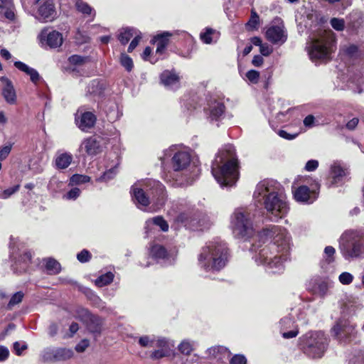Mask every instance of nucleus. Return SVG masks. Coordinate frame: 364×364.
<instances>
[{
    "instance_id": "nucleus-50",
    "label": "nucleus",
    "mask_w": 364,
    "mask_h": 364,
    "mask_svg": "<svg viewBox=\"0 0 364 364\" xmlns=\"http://www.w3.org/2000/svg\"><path fill=\"white\" fill-rule=\"evenodd\" d=\"M80 190L77 188H74L64 196V198L68 200H75L80 196Z\"/></svg>"
},
{
    "instance_id": "nucleus-48",
    "label": "nucleus",
    "mask_w": 364,
    "mask_h": 364,
    "mask_svg": "<svg viewBox=\"0 0 364 364\" xmlns=\"http://www.w3.org/2000/svg\"><path fill=\"white\" fill-rule=\"evenodd\" d=\"M90 346V341L87 339L82 340L79 343H77L75 346V350L78 353H83L87 348Z\"/></svg>"
},
{
    "instance_id": "nucleus-45",
    "label": "nucleus",
    "mask_w": 364,
    "mask_h": 364,
    "mask_svg": "<svg viewBox=\"0 0 364 364\" xmlns=\"http://www.w3.org/2000/svg\"><path fill=\"white\" fill-rule=\"evenodd\" d=\"M230 364H247V359L243 355L237 354L231 358Z\"/></svg>"
},
{
    "instance_id": "nucleus-58",
    "label": "nucleus",
    "mask_w": 364,
    "mask_h": 364,
    "mask_svg": "<svg viewBox=\"0 0 364 364\" xmlns=\"http://www.w3.org/2000/svg\"><path fill=\"white\" fill-rule=\"evenodd\" d=\"M358 122H359V119L358 118H356V117L353 118L349 122H348V123L346 124L347 129H348L350 130L354 129L357 127Z\"/></svg>"
},
{
    "instance_id": "nucleus-40",
    "label": "nucleus",
    "mask_w": 364,
    "mask_h": 364,
    "mask_svg": "<svg viewBox=\"0 0 364 364\" xmlns=\"http://www.w3.org/2000/svg\"><path fill=\"white\" fill-rule=\"evenodd\" d=\"M216 31L212 28H208L205 29L204 33H200V39L207 44L211 43L213 40L211 38L212 35H214Z\"/></svg>"
},
{
    "instance_id": "nucleus-20",
    "label": "nucleus",
    "mask_w": 364,
    "mask_h": 364,
    "mask_svg": "<svg viewBox=\"0 0 364 364\" xmlns=\"http://www.w3.org/2000/svg\"><path fill=\"white\" fill-rule=\"evenodd\" d=\"M180 77L174 72L165 70L161 75V81L166 87H172L179 82Z\"/></svg>"
},
{
    "instance_id": "nucleus-8",
    "label": "nucleus",
    "mask_w": 364,
    "mask_h": 364,
    "mask_svg": "<svg viewBox=\"0 0 364 364\" xmlns=\"http://www.w3.org/2000/svg\"><path fill=\"white\" fill-rule=\"evenodd\" d=\"M357 232L348 231L340 239V248L343 256L346 259L358 257L364 255L361 245L358 242Z\"/></svg>"
},
{
    "instance_id": "nucleus-38",
    "label": "nucleus",
    "mask_w": 364,
    "mask_h": 364,
    "mask_svg": "<svg viewBox=\"0 0 364 364\" xmlns=\"http://www.w3.org/2000/svg\"><path fill=\"white\" fill-rule=\"evenodd\" d=\"M120 62L122 65L124 67L127 71L132 70L133 68V61L130 57L124 53H122L121 55Z\"/></svg>"
},
{
    "instance_id": "nucleus-39",
    "label": "nucleus",
    "mask_w": 364,
    "mask_h": 364,
    "mask_svg": "<svg viewBox=\"0 0 364 364\" xmlns=\"http://www.w3.org/2000/svg\"><path fill=\"white\" fill-rule=\"evenodd\" d=\"M193 344L186 341H183L178 346L180 352L185 355H189L193 351Z\"/></svg>"
},
{
    "instance_id": "nucleus-55",
    "label": "nucleus",
    "mask_w": 364,
    "mask_h": 364,
    "mask_svg": "<svg viewBox=\"0 0 364 364\" xmlns=\"http://www.w3.org/2000/svg\"><path fill=\"white\" fill-rule=\"evenodd\" d=\"M259 51L262 55L267 56L272 52V48L267 44H262L259 47Z\"/></svg>"
},
{
    "instance_id": "nucleus-49",
    "label": "nucleus",
    "mask_w": 364,
    "mask_h": 364,
    "mask_svg": "<svg viewBox=\"0 0 364 364\" xmlns=\"http://www.w3.org/2000/svg\"><path fill=\"white\" fill-rule=\"evenodd\" d=\"M77 258L80 262H86L91 258V255L87 250H83L77 254Z\"/></svg>"
},
{
    "instance_id": "nucleus-34",
    "label": "nucleus",
    "mask_w": 364,
    "mask_h": 364,
    "mask_svg": "<svg viewBox=\"0 0 364 364\" xmlns=\"http://www.w3.org/2000/svg\"><path fill=\"white\" fill-rule=\"evenodd\" d=\"M68 60L70 63L73 65L80 66L85 64L88 61V58L77 55H73L69 58Z\"/></svg>"
},
{
    "instance_id": "nucleus-21",
    "label": "nucleus",
    "mask_w": 364,
    "mask_h": 364,
    "mask_svg": "<svg viewBox=\"0 0 364 364\" xmlns=\"http://www.w3.org/2000/svg\"><path fill=\"white\" fill-rule=\"evenodd\" d=\"M171 36V33L169 32H164L161 34L157 35L152 40L153 42L156 43V53H163L164 50L169 43V37Z\"/></svg>"
},
{
    "instance_id": "nucleus-23",
    "label": "nucleus",
    "mask_w": 364,
    "mask_h": 364,
    "mask_svg": "<svg viewBox=\"0 0 364 364\" xmlns=\"http://www.w3.org/2000/svg\"><path fill=\"white\" fill-rule=\"evenodd\" d=\"M2 95L5 100L11 105H14L16 102V95L15 90L9 80H6V85L2 90Z\"/></svg>"
},
{
    "instance_id": "nucleus-1",
    "label": "nucleus",
    "mask_w": 364,
    "mask_h": 364,
    "mask_svg": "<svg viewBox=\"0 0 364 364\" xmlns=\"http://www.w3.org/2000/svg\"><path fill=\"white\" fill-rule=\"evenodd\" d=\"M259 239L272 237L273 242L261 249L258 258L261 263L267 264L271 267L282 269V263L287 259V253L290 248L289 239L284 228L273 227L264 230L258 235Z\"/></svg>"
},
{
    "instance_id": "nucleus-9",
    "label": "nucleus",
    "mask_w": 364,
    "mask_h": 364,
    "mask_svg": "<svg viewBox=\"0 0 364 364\" xmlns=\"http://www.w3.org/2000/svg\"><path fill=\"white\" fill-rule=\"evenodd\" d=\"M173 345L166 338L157 337L154 344V350L150 353V358L152 360H159L165 357H168L172 353Z\"/></svg>"
},
{
    "instance_id": "nucleus-63",
    "label": "nucleus",
    "mask_w": 364,
    "mask_h": 364,
    "mask_svg": "<svg viewBox=\"0 0 364 364\" xmlns=\"http://www.w3.org/2000/svg\"><path fill=\"white\" fill-rule=\"evenodd\" d=\"M279 135L286 139H294L297 134L291 135L289 133H287L286 131L280 130L279 132Z\"/></svg>"
},
{
    "instance_id": "nucleus-32",
    "label": "nucleus",
    "mask_w": 364,
    "mask_h": 364,
    "mask_svg": "<svg viewBox=\"0 0 364 364\" xmlns=\"http://www.w3.org/2000/svg\"><path fill=\"white\" fill-rule=\"evenodd\" d=\"M213 352L217 353L215 357L219 360H223L224 358H228L230 356V352L229 350L223 346H219L218 348H215L213 350Z\"/></svg>"
},
{
    "instance_id": "nucleus-27",
    "label": "nucleus",
    "mask_w": 364,
    "mask_h": 364,
    "mask_svg": "<svg viewBox=\"0 0 364 364\" xmlns=\"http://www.w3.org/2000/svg\"><path fill=\"white\" fill-rule=\"evenodd\" d=\"M156 338L155 336H143L139 338V344L144 348H153Z\"/></svg>"
},
{
    "instance_id": "nucleus-33",
    "label": "nucleus",
    "mask_w": 364,
    "mask_h": 364,
    "mask_svg": "<svg viewBox=\"0 0 364 364\" xmlns=\"http://www.w3.org/2000/svg\"><path fill=\"white\" fill-rule=\"evenodd\" d=\"M23 296H24V294L22 291H18V292L15 293L11 296V298L8 304V309H11L13 306L21 303L22 301Z\"/></svg>"
},
{
    "instance_id": "nucleus-43",
    "label": "nucleus",
    "mask_w": 364,
    "mask_h": 364,
    "mask_svg": "<svg viewBox=\"0 0 364 364\" xmlns=\"http://www.w3.org/2000/svg\"><path fill=\"white\" fill-rule=\"evenodd\" d=\"M19 188L20 185H16L11 188L4 190L0 193V198L3 199L9 198L11 196L17 192L19 190Z\"/></svg>"
},
{
    "instance_id": "nucleus-16",
    "label": "nucleus",
    "mask_w": 364,
    "mask_h": 364,
    "mask_svg": "<svg viewBox=\"0 0 364 364\" xmlns=\"http://www.w3.org/2000/svg\"><path fill=\"white\" fill-rule=\"evenodd\" d=\"M334 331L340 337H351L355 333V326L348 320L341 321L335 326Z\"/></svg>"
},
{
    "instance_id": "nucleus-53",
    "label": "nucleus",
    "mask_w": 364,
    "mask_h": 364,
    "mask_svg": "<svg viewBox=\"0 0 364 364\" xmlns=\"http://www.w3.org/2000/svg\"><path fill=\"white\" fill-rule=\"evenodd\" d=\"M318 162L316 160L309 161L305 166V168L308 171H313L317 168Z\"/></svg>"
},
{
    "instance_id": "nucleus-18",
    "label": "nucleus",
    "mask_w": 364,
    "mask_h": 364,
    "mask_svg": "<svg viewBox=\"0 0 364 364\" xmlns=\"http://www.w3.org/2000/svg\"><path fill=\"white\" fill-rule=\"evenodd\" d=\"M78 127L82 131H86L92 128L96 121L95 116L90 112L81 114L80 119H76Z\"/></svg>"
},
{
    "instance_id": "nucleus-6",
    "label": "nucleus",
    "mask_w": 364,
    "mask_h": 364,
    "mask_svg": "<svg viewBox=\"0 0 364 364\" xmlns=\"http://www.w3.org/2000/svg\"><path fill=\"white\" fill-rule=\"evenodd\" d=\"M335 40V34L331 31H323L318 38L311 41L309 48L310 58L312 60H328L332 52V44Z\"/></svg>"
},
{
    "instance_id": "nucleus-61",
    "label": "nucleus",
    "mask_w": 364,
    "mask_h": 364,
    "mask_svg": "<svg viewBox=\"0 0 364 364\" xmlns=\"http://www.w3.org/2000/svg\"><path fill=\"white\" fill-rule=\"evenodd\" d=\"M28 75L30 76L31 80L34 83H36L40 79L39 74L35 69H33Z\"/></svg>"
},
{
    "instance_id": "nucleus-13",
    "label": "nucleus",
    "mask_w": 364,
    "mask_h": 364,
    "mask_svg": "<svg viewBox=\"0 0 364 364\" xmlns=\"http://www.w3.org/2000/svg\"><path fill=\"white\" fill-rule=\"evenodd\" d=\"M266 37L273 43H283L287 39L283 28L278 26L269 27L266 31Z\"/></svg>"
},
{
    "instance_id": "nucleus-52",
    "label": "nucleus",
    "mask_w": 364,
    "mask_h": 364,
    "mask_svg": "<svg viewBox=\"0 0 364 364\" xmlns=\"http://www.w3.org/2000/svg\"><path fill=\"white\" fill-rule=\"evenodd\" d=\"M343 50L350 56L355 55L358 51V47L355 45H348L343 47Z\"/></svg>"
},
{
    "instance_id": "nucleus-29",
    "label": "nucleus",
    "mask_w": 364,
    "mask_h": 364,
    "mask_svg": "<svg viewBox=\"0 0 364 364\" xmlns=\"http://www.w3.org/2000/svg\"><path fill=\"white\" fill-rule=\"evenodd\" d=\"M102 320L100 318L96 316H92L90 318V323L88 328L90 331L93 333H100L102 331Z\"/></svg>"
},
{
    "instance_id": "nucleus-37",
    "label": "nucleus",
    "mask_w": 364,
    "mask_h": 364,
    "mask_svg": "<svg viewBox=\"0 0 364 364\" xmlns=\"http://www.w3.org/2000/svg\"><path fill=\"white\" fill-rule=\"evenodd\" d=\"M331 26L338 31H342L345 28V21L343 18H332L330 21Z\"/></svg>"
},
{
    "instance_id": "nucleus-14",
    "label": "nucleus",
    "mask_w": 364,
    "mask_h": 364,
    "mask_svg": "<svg viewBox=\"0 0 364 364\" xmlns=\"http://www.w3.org/2000/svg\"><path fill=\"white\" fill-rule=\"evenodd\" d=\"M41 18L46 21H52L56 17V11L52 0H46L45 4L38 9Z\"/></svg>"
},
{
    "instance_id": "nucleus-30",
    "label": "nucleus",
    "mask_w": 364,
    "mask_h": 364,
    "mask_svg": "<svg viewBox=\"0 0 364 364\" xmlns=\"http://www.w3.org/2000/svg\"><path fill=\"white\" fill-rule=\"evenodd\" d=\"M46 267L50 274H58L60 270V265L59 262L52 258L46 259Z\"/></svg>"
},
{
    "instance_id": "nucleus-31",
    "label": "nucleus",
    "mask_w": 364,
    "mask_h": 364,
    "mask_svg": "<svg viewBox=\"0 0 364 364\" xmlns=\"http://www.w3.org/2000/svg\"><path fill=\"white\" fill-rule=\"evenodd\" d=\"M113 279L114 274L112 272H107L98 277L95 281V284L101 287L110 284L113 281Z\"/></svg>"
},
{
    "instance_id": "nucleus-3",
    "label": "nucleus",
    "mask_w": 364,
    "mask_h": 364,
    "mask_svg": "<svg viewBox=\"0 0 364 364\" xmlns=\"http://www.w3.org/2000/svg\"><path fill=\"white\" fill-rule=\"evenodd\" d=\"M211 172L222 186H231L236 183L239 178L238 161L232 146L218 151L212 163Z\"/></svg>"
},
{
    "instance_id": "nucleus-42",
    "label": "nucleus",
    "mask_w": 364,
    "mask_h": 364,
    "mask_svg": "<svg viewBox=\"0 0 364 364\" xmlns=\"http://www.w3.org/2000/svg\"><path fill=\"white\" fill-rule=\"evenodd\" d=\"M339 282L344 285L350 284L353 280V276L347 272L341 273L338 277Z\"/></svg>"
},
{
    "instance_id": "nucleus-22",
    "label": "nucleus",
    "mask_w": 364,
    "mask_h": 364,
    "mask_svg": "<svg viewBox=\"0 0 364 364\" xmlns=\"http://www.w3.org/2000/svg\"><path fill=\"white\" fill-rule=\"evenodd\" d=\"M73 161V155L70 153H58L55 159V165L59 169L68 168Z\"/></svg>"
},
{
    "instance_id": "nucleus-25",
    "label": "nucleus",
    "mask_w": 364,
    "mask_h": 364,
    "mask_svg": "<svg viewBox=\"0 0 364 364\" xmlns=\"http://www.w3.org/2000/svg\"><path fill=\"white\" fill-rule=\"evenodd\" d=\"M137 31L134 28H122L119 31V33L118 35V39L120 43L123 45L127 44L130 38L136 35Z\"/></svg>"
},
{
    "instance_id": "nucleus-56",
    "label": "nucleus",
    "mask_w": 364,
    "mask_h": 364,
    "mask_svg": "<svg viewBox=\"0 0 364 364\" xmlns=\"http://www.w3.org/2000/svg\"><path fill=\"white\" fill-rule=\"evenodd\" d=\"M12 0H0V11L14 7Z\"/></svg>"
},
{
    "instance_id": "nucleus-46",
    "label": "nucleus",
    "mask_w": 364,
    "mask_h": 364,
    "mask_svg": "<svg viewBox=\"0 0 364 364\" xmlns=\"http://www.w3.org/2000/svg\"><path fill=\"white\" fill-rule=\"evenodd\" d=\"M116 174V168H111L109 171L104 173V174L100 177L97 181H108L114 177V176Z\"/></svg>"
},
{
    "instance_id": "nucleus-54",
    "label": "nucleus",
    "mask_w": 364,
    "mask_h": 364,
    "mask_svg": "<svg viewBox=\"0 0 364 364\" xmlns=\"http://www.w3.org/2000/svg\"><path fill=\"white\" fill-rule=\"evenodd\" d=\"M9 355V349L3 346H0V362L6 360Z\"/></svg>"
},
{
    "instance_id": "nucleus-2",
    "label": "nucleus",
    "mask_w": 364,
    "mask_h": 364,
    "mask_svg": "<svg viewBox=\"0 0 364 364\" xmlns=\"http://www.w3.org/2000/svg\"><path fill=\"white\" fill-rule=\"evenodd\" d=\"M254 198L277 219L283 218L289 210L287 202L279 193V183L273 180L260 181L256 186Z\"/></svg>"
},
{
    "instance_id": "nucleus-62",
    "label": "nucleus",
    "mask_w": 364,
    "mask_h": 364,
    "mask_svg": "<svg viewBox=\"0 0 364 364\" xmlns=\"http://www.w3.org/2000/svg\"><path fill=\"white\" fill-rule=\"evenodd\" d=\"M263 58L260 55H255L253 59H252V64L255 65V66H257V67H259L262 65L263 63Z\"/></svg>"
},
{
    "instance_id": "nucleus-28",
    "label": "nucleus",
    "mask_w": 364,
    "mask_h": 364,
    "mask_svg": "<svg viewBox=\"0 0 364 364\" xmlns=\"http://www.w3.org/2000/svg\"><path fill=\"white\" fill-rule=\"evenodd\" d=\"M346 175V171L338 165L331 166V176L333 183H336Z\"/></svg>"
},
{
    "instance_id": "nucleus-26",
    "label": "nucleus",
    "mask_w": 364,
    "mask_h": 364,
    "mask_svg": "<svg viewBox=\"0 0 364 364\" xmlns=\"http://www.w3.org/2000/svg\"><path fill=\"white\" fill-rule=\"evenodd\" d=\"M151 256L156 259H164L167 256L166 250L161 245H155L151 247Z\"/></svg>"
},
{
    "instance_id": "nucleus-47",
    "label": "nucleus",
    "mask_w": 364,
    "mask_h": 364,
    "mask_svg": "<svg viewBox=\"0 0 364 364\" xmlns=\"http://www.w3.org/2000/svg\"><path fill=\"white\" fill-rule=\"evenodd\" d=\"M0 13L3 14L4 16L9 21H14L15 20V12H14V6L6 9L2 11H0Z\"/></svg>"
},
{
    "instance_id": "nucleus-19",
    "label": "nucleus",
    "mask_w": 364,
    "mask_h": 364,
    "mask_svg": "<svg viewBox=\"0 0 364 364\" xmlns=\"http://www.w3.org/2000/svg\"><path fill=\"white\" fill-rule=\"evenodd\" d=\"M132 193L138 205L146 207L150 203L149 197L146 196L144 191L137 184H134L132 186Z\"/></svg>"
},
{
    "instance_id": "nucleus-7",
    "label": "nucleus",
    "mask_w": 364,
    "mask_h": 364,
    "mask_svg": "<svg viewBox=\"0 0 364 364\" xmlns=\"http://www.w3.org/2000/svg\"><path fill=\"white\" fill-rule=\"evenodd\" d=\"M327 346V338L322 332L306 334L304 343V352L311 358H321Z\"/></svg>"
},
{
    "instance_id": "nucleus-24",
    "label": "nucleus",
    "mask_w": 364,
    "mask_h": 364,
    "mask_svg": "<svg viewBox=\"0 0 364 364\" xmlns=\"http://www.w3.org/2000/svg\"><path fill=\"white\" fill-rule=\"evenodd\" d=\"M225 111V106L223 103L220 102H214L210 105V118L212 120H217L223 115Z\"/></svg>"
},
{
    "instance_id": "nucleus-10",
    "label": "nucleus",
    "mask_w": 364,
    "mask_h": 364,
    "mask_svg": "<svg viewBox=\"0 0 364 364\" xmlns=\"http://www.w3.org/2000/svg\"><path fill=\"white\" fill-rule=\"evenodd\" d=\"M74 352L70 348H57L47 349L43 354V359L46 361H64L72 358Z\"/></svg>"
},
{
    "instance_id": "nucleus-51",
    "label": "nucleus",
    "mask_w": 364,
    "mask_h": 364,
    "mask_svg": "<svg viewBox=\"0 0 364 364\" xmlns=\"http://www.w3.org/2000/svg\"><path fill=\"white\" fill-rule=\"evenodd\" d=\"M140 32H139V33H137L136 35H135V37L134 38V39L132 41V42L130 43L129 47H128V52L129 53H131L134 50V49L137 46V45L139 44V42L141 39V35H140Z\"/></svg>"
},
{
    "instance_id": "nucleus-64",
    "label": "nucleus",
    "mask_w": 364,
    "mask_h": 364,
    "mask_svg": "<svg viewBox=\"0 0 364 364\" xmlns=\"http://www.w3.org/2000/svg\"><path fill=\"white\" fill-rule=\"evenodd\" d=\"M14 65L16 68H17L18 70L24 72L26 69H27L28 65L21 61H16L14 63Z\"/></svg>"
},
{
    "instance_id": "nucleus-36",
    "label": "nucleus",
    "mask_w": 364,
    "mask_h": 364,
    "mask_svg": "<svg viewBox=\"0 0 364 364\" xmlns=\"http://www.w3.org/2000/svg\"><path fill=\"white\" fill-rule=\"evenodd\" d=\"M90 178L85 175L74 174L70 178V183L72 184H81L89 182Z\"/></svg>"
},
{
    "instance_id": "nucleus-57",
    "label": "nucleus",
    "mask_w": 364,
    "mask_h": 364,
    "mask_svg": "<svg viewBox=\"0 0 364 364\" xmlns=\"http://www.w3.org/2000/svg\"><path fill=\"white\" fill-rule=\"evenodd\" d=\"M11 147L6 146L0 150V161L5 159L11 152Z\"/></svg>"
},
{
    "instance_id": "nucleus-12",
    "label": "nucleus",
    "mask_w": 364,
    "mask_h": 364,
    "mask_svg": "<svg viewBox=\"0 0 364 364\" xmlns=\"http://www.w3.org/2000/svg\"><path fill=\"white\" fill-rule=\"evenodd\" d=\"M41 43L46 42L50 48H56L63 44L62 34L56 31L50 33L47 30H43L39 36Z\"/></svg>"
},
{
    "instance_id": "nucleus-44",
    "label": "nucleus",
    "mask_w": 364,
    "mask_h": 364,
    "mask_svg": "<svg viewBox=\"0 0 364 364\" xmlns=\"http://www.w3.org/2000/svg\"><path fill=\"white\" fill-rule=\"evenodd\" d=\"M246 77L252 83H257L259 78V73L255 70H250L246 73Z\"/></svg>"
},
{
    "instance_id": "nucleus-60",
    "label": "nucleus",
    "mask_w": 364,
    "mask_h": 364,
    "mask_svg": "<svg viewBox=\"0 0 364 364\" xmlns=\"http://www.w3.org/2000/svg\"><path fill=\"white\" fill-rule=\"evenodd\" d=\"M14 348L16 351V353L18 355H20L21 354V352L26 348V346L22 345L21 346H20V343L18 342H16L14 344Z\"/></svg>"
},
{
    "instance_id": "nucleus-5",
    "label": "nucleus",
    "mask_w": 364,
    "mask_h": 364,
    "mask_svg": "<svg viewBox=\"0 0 364 364\" xmlns=\"http://www.w3.org/2000/svg\"><path fill=\"white\" fill-rule=\"evenodd\" d=\"M231 225L236 237L248 239L253 236L255 228L251 213L245 208H237L232 215Z\"/></svg>"
},
{
    "instance_id": "nucleus-4",
    "label": "nucleus",
    "mask_w": 364,
    "mask_h": 364,
    "mask_svg": "<svg viewBox=\"0 0 364 364\" xmlns=\"http://www.w3.org/2000/svg\"><path fill=\"white\" fill-rule=\"evenodd\" d=\"M227 261V250L224 244L210 242L203 247L198 257L199 264L205 271H219Z\"/></svg>"
},
{
    "instance_id": "nucleus-59",
    "label": "nucleus",
    "mask_w": 364,
    "mask_h": 364,
    "mask_svg": "<svg viewBox=\"0 0 364 364\" xmlns=\"http://www.w3.org/2000/svg\"><path fill=\"white\" fill-rule=\"evenodd\" d=\"M314 122V117L311 114L308 115L305 117L304 119V124L307 127H311L313 126V124Z\"/></svg>"
},
{
    "instance_id": "nucleus-41",
    "label": "nucleus",
    "mask_w": 364,
    "mask_h": 364,
    "mask_svg": "<svg viewBox=\"0 0 364 364\" xmlns=\"http://www.w3.org/2000/svg\"><path fill=\"white\" fill-rule=\"evenodd\" d=\"M153 223L159 226L161 230L164 232H166L168 230V225L167 222L164 220L161 217H155L152 219Z\"/></svg>"
},
{
    "instance_id": "nucleus-17",
    "label": "nucleus",
    "mask_w": 364,
    "mask_h": 364,
    "mask_svg": "<svg viewBox=\"0 0 364 364\" xmlns=\"http://www.w3.org/2000/svg\"><path fill=\"white\" fill-rule=\"evenodd\" d=\"M173 168L176 171L185 168L191 162V155L186 151L176 153L173 159Z\"/></svg>"
},
{
    "instance_id": "nucleus-15",
    "label": "nucleus",
    "mask_w": 364,
    "mask_h": 364,
    "mask_svg": "<svg viewBox=\"0 0 364 364\" xmlns=\"http://www.w3.org/2000/svg\"><path fill=\"white\" fill-rule=\"evenodd\" d=\"M294 196L297 201L309 203H312L316 198L315 191H310L309 188L306 186H301L295 190Z\"/></svg>"
},
{
    "instance_id": "nucleus-35",
    "label": "nucleus",
    "mask_w": 364,
    "mask_h": 364,
    "mask_svg": "<svg viewBox=\"0 0 364 364\" xmlns=\"http://www.w3.org/2000/svg\"><path fill=\"white\" fill-rule=\"evenodd\" d=\"M75 6L77 9L84 14H90L92 11V8L85 2L82 0H77L75 3Z\"/></svg>"
},
{
    "instance_id": "nucleus-11",
    "label": "nucleus",
    "mask_w": 364,
    "mask_h": 364,
    "mask_svg": "<svg viewBox=\"0 0 364 364\" xmlns=\"http://www.w3.org/2000/svg\"><path fill=\"white\" fill-rule=\"evenodd\" d=\"M80 152L93 156L102 151L101 141L95 136H90L82 140L79 147Z\"/></svg>"
}]
</instances>
